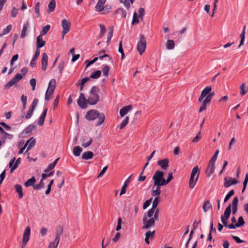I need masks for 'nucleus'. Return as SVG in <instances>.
<instances>
[{"label": "nucleus", "mask_w": 248, "mask_h": 248, "mask_svg": "<svg viewBox=\"0 0 248 248\" xmlns=\"http://www.w3.org/2000/svg\"><path fill=\"white\" fill-rule=\"evenodd\" d=\"M85 118L89 121H93L97 118L98 120L95 125L96 126H98L104 122L105 116L103 113H100L96 109H91L87 111Z\"/></svg>", "instance_id": "obj_1"}, {"label": "nucleus", "mask_w": 248, "mask_h": 248, "mask_svg": "<svg viewBox=\"0 0 248 248\" xmlns=\"http://www.w3.org/2000/svg\"><path fill=\"white\" fill-rule=\"evenodd\" d=\"M99 89L96 86H93L90 92V95L87 99V102L90 105L96 104L100 100V96L98 94Z\"/></svg>", "instance_id": "obj_2"}, {"label": "nucleus", "mask_w": 248, "mask_h": 248, "mask_svg": "<svg viewBox=\"0 0 248 248\" xmlns=\"http://www.w3.org/2000/svg\"><path fill=\"white\" fill-rule=\"evenodd\" d=\"M200 173V170L198 166L193 168L188 183L189 187L190 188L193 189L194 187L198 180Z\"/></svg>", "instance_id": "obj_3"}, {"label": "nucleus", "mask_w": 248, "mask_h": 248, "mask_svg": "<svg viewBox=\"0 0 248 248\" xmlns=\"http://www.w3.org/2000/svg\"><path fill=\"white\" fill-rule=\"evenodd\" d=\"M219 151L218 150H216L214 155L211 157L207 168L205 170V173L207 174V176L209 177L213 174L215 170V164L217 160V155Z\"/></svg>", "instance_id": "obj_4"}, {"label": "nucleus", "mask_w": 248, "mask_h": 248, "mask_svg": "<svg viewBox=\"0 0 248 248\" xmlns=\"http://www.w3.org/2000/svg\"><path fill=\"white\" fill-rule=\"evenodd\" d=\"M164 175V173L163 171L160 170L156 171L153 176L154 184L155 185H157V184L165 185Z\"/></svg>", "instance_id": "obj_5"}, {"label": "nucleus", "mask_w": 248, "mask_h": 248, "mask_svg": "<svg viewBox=\"0 0 248 248\" xmlns=\"http://www.w3.org/2000/svg\"><path fill=\"white\" fill-rule=\"evenodd\" d=\"M146 47V41L143 34L140 35V40L137 44V50L140 55H141L145 50Z\"/></svg>", "instance_id": "obj_6"}, {"label": "nucleus", "mask_w": 248, "mask_h": 248, "mask_svg": "<svg viewBox=\"0 0 248 248\" xmlns=\"http://www.w3.org/2000/svg\"><path fill=\"white\" fill-rule=\"evenodd\" d=\"M155 220L152 217L150 218L147 220V217H146V215H144L142 219V222L144 224L142 229H148L150 227L154 226L155 224Z\"/></svg>", "instance_id": "obj_7"}, {"label": "nucleus", "mask_w": 248, "mask_h": 248, "mask_svg": "<svg viewBox=\"0 0 248 248\" xmlns=\"http://www.w3.org/2000/svg\"><path fill=\"white\" fill-rule=\"evenodd\" d=\"M87 99L86 98L83 93H81L78 100V104L82 109L87 108Z\"/></svg>", "instance_id": "obj_8"}, {"label": "nucleus", "mask_w": 248, "mask_h": 248, "mask_svg": "<svg viewBox=\"0 0 248 248\" xmlns=\"http://www.w3.org/2000/svg\"><path fill=\"white\" fill-rule=\"evenodd\" d=\"M31 234V228L29 226H27L24 231L23 237V243L21 248H24L27 243L30 239Z\"/></svg>", "instance_id": "obj_9"}, {"label": "nucleus", "mask_w": 248, "mask_h": 248, "mask_svg": "<svg viewBox=\"0 0 248 248\" xmlns=\"http://www.w3.org/2000/svg\"><path fill=\"white\" fill-rule=\"evenodd\" d=\"M62 25L63 28L62 31L63 38L64 35L69 31L71 23L68 20L63 19L62 22Z\"/></svg>", "instance_id": "obj_10"}, {"label": "nucleus", "mask_w": 248, "mask_h": 248, "mask_svg": "<svg viewBox=\"0 0 248 248\" xmlns=\"http://www.w3.org/2000/svg\"><path fill=\"white\" fill-rule=\"evenodd\" d=\"M224 181V186L226 188H228L231 185H236L238 183V181L236 179H232L230 177H225Z\"/></svg>", "instance_id": "obj_11"}, {"label": "nucleus", "mask_w": 248, "mask_h": 248, "mask_svg": "<svg viewBox=\"0 0 248 248\" xmlns=\"http://www.w3.org/2000/svg\"><path fill=\"white\" fill-rule=\"evenodd\" d=\"M36 127L35 125L33 124H30L22 132V136L23 137H27L29 136L31 134L32 131Z\"/></svg>", "instance_id": "obj_12"}, {"label": "nucleus", "mask_w": 248, "mask_h": 248, "mask_svg": "<svg viewBox=\"0 0 248 248\" xmlns=\"http://www.w3.org/2000/svg\"><path fill=\"white\" fill-rule=\"evenodd\" d=\"M163 186H165V185L157 184V185H155V184H154L152 187V195L153 196H159L161 193L160 187Z\"/></svg>", "instance_id": "obj_13"}, {"label": "nucleus", "mask_w": 248, "mask_h": 248, "mask_svg": "<svg viewBox=\"0 0 248 248\" xmlns=\"http://www.w3.org/2000/svg\"><path fill=\"white\" fill-rule=\"evenodd\" d=\"M169 159L168 158L159 160L157 161V165L160 166L163 170H167L169 167Z\"/></svg>", "instance_id": "obj_14"}, {"label": "nucleus", "mask_w": 248, "mask_h": 248, "mask_svg": "<svg viewBox=\"0 0 248 248\" xmlns=\"http://www.w3.org/2000/svg\"><path fill=\"white\" fill-rule=\"evenodd\" d=\"M212 88L211 86L206 87L202 92L201 95L198 98V101L201 102L203 99L211 92Z\"/></svg>", "instance_id": "obj_15"}, {"label": "nucleus", "mask_w": 248, "mask_h": 248, "mask_svg": "<svg viewBox=\"0 0 248 248\" xmlns=\"http://www.w3.org/2000/svg\"><path fill=\"white\" fill-rule=\"evenodd\" d=\"M48 56L46 53H44L42 54V57L41 60V64H42V69L45 71H46L47 66V62H48Z\"/></svg>", "instance_id": "obj_16"}, {"label": "nucleus", "mask_w": 248, "mask_h": 248, "mask_svg": "<svg viewBox=\"0 0 248 248\" xmlns=\"http://www.w3.org/2000/svg\"><path fill=\"white\" fill-rule=\"evenodd\" d=\"M155 231L151 232V231H147L145 234V241L147 244H150L149 239L151 238V239H153L155 237Z\"/></svg>", "instance_id": "obj_17"}, {"label": "nucleus", "mask_w": 248, "mask_h": 248, "mask_svg": "<svg viewBox=\"0 0 248 248\" xmlns=\"http://www.w3.org/2000/svg\"><path fill=\"white\" fill-rule=\"evenodd\" d=\"M36 43H37V49L39 50V48L43 47L45 44L46 42L44 41L42 38V36L39 35L36 38Z\"/></svg>", "instance_id": "obj_18"}, {"label": "nucleus", "mask_w": 248, "mask_h": 248, "mask_svg": "<svg viewBox=\"0 0 248 248\" xmlns=\"http://www.w3.org/2000/svg\"><path fill=\"white\" fill-rule=\"evenodd\" d=\"M238 203V198L237 197H235L233 198L232 202V213L233 215H235L237 211V206Z\"/></svg>", "instance_id": "obj_19"}, {"label": "nucleus", "mask_w": 248, "mask_h": 248, "mask_svg": "<svg viewBox=\"0 0 248 248\" xmlns=\"http://www.w3.org/2000/svg\"><path fill=\"white\" fill-rule=\"evenodd\" d=\"M40 55V50H36L35 54L34 55L33 57H32L31 62H30V65L31 67L33 68L35 67L36 66V60L38 58V57Z\"/></svg>", "instance_id": "obj_20"}, {"label": "nucleus", "mask_w": 248, "mask_h": 248, "mask_svg": "<svg viewBox=\"0 0 248 248\" xmlns=\"http://www.w3.org/2000/svg\"><path fill=\"white\" fill-rule=\"evenodd\" d=\"M28 144H29V145L27 148V151L31 150L33 147L35 146V139L33 137L31 138L25 143V146H27Z\"/></svg>", "instance_id": "obj_21"}, {"label": "nucleus", "mask_w": 248, "mask_h": 248, "mask_svg": "<svg viewBox=\"0 0 248 248\" xmlns=\"http://www.w3.org/2000/svg\"><path fill=\"white\" fill-rule=\"evenodd\" d=\"M63 233V227L61 225L57 226L55 232V238L56 240H60V236Z\"/></svg>", "instance_id": "obj_22"}, {"label": "nucleus", "mask_w": 248, "mask_h": 248, "mask_svg": "<svg viewBox=\"0 0 248 248\" xmlns=\"http://www.w3.org/2000/svg\"><path fill=\"white\" fill-rule=\"evenodd\" d=\"M131 106L128 105L122 108L120 110V115L121 117L124 116L131 109Z\"/></svg>", "instance_id": "obj_23"}, {"label": "nucleus", "mask_w": 248, "mask_h": 248, "mask_svg": "<svg viewBox=\"0 0 248 248\" xmlns=\"http://www.w3.org/2000/svg\"><path fill=\"white\" fill-rule=\"evenodd\" d=\"M15 188L16 192L18 194L19 199H22L23 197V193L22 192V187L20 185L16 184L15 185Z\"/></svg>", "instance_id": "obj_24"}, {"label": "nucleus", "mask_w": 248, "mask_h": 248, "mask_svg": "<svg viewBox=\"0 0 248 248\" xmlns=\"http://www.w3.org/2000/svg\"><path fill=\"white\" fill-rule=\"evenodd\" d=\"M93 156V154L92 151H87L82 155V159L84 160H89L92 158Z\"/></svg>", "instance_id": "obj_25"}, {"label": "nucleus", "mask_w": 248, "mask_h": 248, "mask_svg": "<svg viewBox=\"0 0 248 248\" xmlns=\"http://www.w3.org/2000/svg\"><path fill=\"white\" fill-rule=\"evenodd\" d=\"M48 9L47 12L48 13L52 12L54 11L56 7V1L55 0H51L48 3Z\"/></svg>", "instance_id": "obj_26"}, {"label": "nucleus", "mask_w": 248, "mask_h": 248, "mask_svg": "<svg viewBox=\"0 0 248 248\" xmlns=\"http://www.w3.org/2000/svg\"><path fill=\"white\" fill-rule=\"evenodd\" d=\"M29 27V22H26L24 24L23 29L21 31V33L20 35V37L22 38H24L26 35V31H27V29Z\"/></svg>", "instance_id": "obj_27"}, {"label": "nucleus", "mask_w": 248, "mask_h": 248, "mask_svg": "<svg viewBox=\"0 0 248 248\" xmlns=\"http://www.w3.org/2000/svg\"><path fill=\"white\" fill-rule=\"evenodd\" d=\"M82 151V149L79 146L74 147L73 152L75 156H79Z\"/></svg>", "instance_id": "obj_28"}, {"label": "nucleus", "mask_w": 248, "mask_h": 248, "mask_svg": "<svg viewBox=\"0 0 248 248\" xmlns=\"http://www.w3.org/2000/svg\"><path fill=\"white\" fill-rule=\"evenodd\" d=\"M175 43L173 40L168 39L166 43V46L167 49L171 50L174 48Z\"/></svg>", "instance_id": "obj_29"}, {"label": "nucleus", "mask_w": 248, "mask_h": 248, "mask_svg": "<svg viewBox=\"0 0 248 248\" xmlns=\"http://www.w3.org/2000/svg\"><path fill=\"white\" fill-rule=\"evenodd\" d=\"M36 179L34 176H32L31 178L28 179L24 184L26 187L34 186Z\"/></svg>", "instance_id": "obj_30"}, {"label": "nucleus", "mask_w": 248, "mask_h": 248, "mask_svg": "<svg viewBox=\"0 0 248 248\" xmlns=\"http://www.w3.org/2000/svg\"><path fill=\"white\" fill-rule=\"evenodd\" d=\"M231 207L232 205L231 204H230L226 208L224 213V218L228 219L230 217L231 213Z\"/></svg>", "instance_id": "obj_31"}, {"label": "nucleus", "mask_w": 248, "mask_h": 248, "mask_svg": "<svg viewBox=\"0 0 248 248\" xmlns=\"http://www.w3.org/2000/svg\"><path fill=\"white\" fill-rule=\"evenodd\" d=\"M203 209L205 212L212 208V205L208 200L205 201L202 206Z\"/></svg>", "instance_id": "obj_32"}, {"label": "nucleus", "mask_w": 248, "mask_h": 248, "mask_svg": "<svg viewBox=\"0 0 248 248\" xmlns=\"http://www.w3.org/2000/svg\"><path fill=\"white\" fill-rule=\"evenodd\" d=\"M55 87H56V80L55 79H51L49 82L48 87V88L47 90H50V91L51 90L52 91L54 92Z\"/></svg>", "instance_id": "obj_33"}, {"label": "nucleus", "mask_w": 248, "mask_h": 248, "mask_svg": "<svg viewBox=\"0 0 248 248\" xmlns=\"http://www.w3.org/2000/svg\"><path fill=\"white\" fill-rule=\"evenodd\" d=\"M44 180L41 179L39 184H34V186H33V188L34 190H39L41 188H43L45 187V184L43 182Z\"/></svg>", "instance_id": "obj_34"}, {"label": "nucleus", "mask_w": 248, "mask_h": 248, "mask_svg": "<svg viewBox=\"0 0 248 248\" xmlns=\"http://www.w3.org/2000/svg\"><path fill=\"white\" fill-rule=\"evenodd\" d=\"M101 75V72L100 70H96L92 73L91 75L90 78L93 79H97Z\"/></svg>", "instance_id": "obj_35"}, {"label": "nucleus", "mask_w": 248, "mask_h": 248, "mask_svg": "<svg viewBox=\"0 0 248 248\" xmlns=\"http://www.w3.org/2000/svg\"><path fill=\"white\" fill-rule=\"evenodd\" d=\"M16 157H13L12 159H11L9 163V166L10 168H11L10 169V173H12L14 170H15L17 167L14 165V163L15 161Z\"/></svg>", "instance_id": "obj_36"}, {"label": "nucleus", "mask_w": 248, "mask_h": 248, "mask_svg": "<svg viewBox=\"0 0 248 248\" xmlns=\"http://www.w3.org/2000/svg\"><path fill=\"white\" fill-rule=\"evenodd\" d=\"M50 29V26L49 25H46L45 27H43L42 30L40 32V35L44 36L46 35Z\"/></svg>", "instance_id": "obj_37"}, {"label": "nucleus", "mask_w": 248, "mask_h": 248, "mask_svg": "<svg viewBox=\"0 0 248 248\" xmlns=\"http://www.w3.org/2000/svg\"><path fill=\"white\" fill-rule=\"evenodd\" d=\"M12 26L11 25H8L7 27L2 30V33L0 34V37L8 34L11 31Z\"/></svg>", "instance_id": "obj_38"}, {"label": "nucleus", "mask_w": 248, "mask_h": 248, "mask_svg": "<svg viewBox=\"0 0 248 248\" xmlns=\"http://www.w3.org/2000/svg\"><path fill=\"white\" fill-rule=\"evenodd\" d=\"M104 4L105 3H104L103 2L98 1V2L97 3V4L95 7V10L96 11L99 12L102 11V9H104Z\"/></svg>", "instance_id": "obj_39"}, {"label": "nucleus", "mask_w": 248, "mask_h": 248, "mask_svg": "<svg viewBox=\"0 0 248 248\" xmlns=\"http://www.w3.org/2000/svg\"><path fill=\"white\" fill-rule=\"evenodd\" d=\"M34 109H35L31 108V107L29 108V109L27 111V112L26 115L25 116L26 119H29L30 118H31V117L33 115Z\"/></svg>", "instance_id": "obj_40"}, {"label": "nucleus", "mask_w": 248, "mask_h": 248, "mask_svg": "<svg viewBox=\"0 0 248 248\" xmlns=\"http://www.w3.org/2000/svg\"><path fill=\"white\" fill-rule=\"evenodd\" d=\"M246 28V27L245 25L244 27V28H243V30L242 32V33H241V34L240 35L241 40H240V44H239L238 47H240L241 46L243 45L244 41V40H245V35Z\"/></svg>", "instance_id": "obj_41"}, {"label": "nucleus", "mask_w": 248, "mask_h": 248, "mask_svg": "<svg viewBox=\"0 0 248 248\" xmlns=\"http://www.w3.org/2000/svg\"><path fill=\"white\" fill-rule=\"evenodd\" d=\"M115 13L120 14L121 16L123 18L125 17L126 16V11L124 9L122 8L118 9L116 11Z\"/></svg>", "instance_id": "obj_42"}, {"label": "nucleus", "mask_w": 248, "mask_h": 248, "mask_svg": "<svg viewBox=\"0 0 248 248\" xmlns=\"http://www.w3.org/2000/svg\"><path fill=\"white\" fill-rule=\"evenodd\" d=\"M109 69H110V68L108 65H107V64L103 65V67L102 70V72L103 73V75L105 76H106V77L108 76Z\"/></svg>", "instance_id": "obj_43"}, {"label": "nucleus", "mask_w": 248, "mask_h": 248, "mask_svg": "<svg viewBox=\"0 0 248 248\" xmlns=\"http://www.w3.org/2000/svg\"><path fill=\"white\" fill-rule=\"evenodd\" d=\"M114 29L113 27L112 26L109 29V31L108 33V37L107 39V44L108 45L110 42L111 38L113 35V31Z\"/></svg>", "instance_id": "obj_44"}, {"label": "nucleus", "mask_w": 248, "mask_h": 248, "mask_svg": "<svg viewBox=\"0 0 248 248\" xmlns=\"http://www.w3.org/2000/svg\"><path fill=\"white\" fill-rule=\"evenodd\" d=\"M111 9V6L109 4H106L105 6H104V9H102V14H106L108 13L110 10Z\"/></svg>", "instance_id": "obj_45"}, {"label": "nucleus", "mask_w": 248, "mask_h": 248, "mask_svg": "<svg viewBox=\"0 0 248 248\" xmlns=\"http://www.w3.org/2000/svg\"><path fill=\"white\" fill-rule=\"evenodd\" d=\"M129 121V117L126 116L121 122L120 125V129L124 128L125 125L128 124Z\"/></svg>", "instance_id": "obj_46"}, {"label": "nucleus", "mask_w": 248, "mask_h": 248, "mask_svg": "<svg viewBox=\"0 0 248 248\" xmlns=\"http://www.w3.org/2000/svg\"><path fill=\"white\" fill-rule=\"evenodd\" d=\"M53 93L54 92L52 91L51 90V91L47 90L45 93V100L46 101L50 100V99L51 98V96Z\"/></svg>", "instance_id": "obj_47"}, {"label": "nucleus", "mask_w": 248, "mask_h": 248, "mask_svg": "<svg viewBox=\"0 0 248 248\" xmlns=\"http://www.w3.org/2000/svg\"><path fill=\"white\" fill-rule=\"evenodd\" d=\"M118 51L121 54V59L123 60L124 58V50H123V48L122 41V40L120 41L119 45Z\"/></svg>", "instance_id": "obj_48"}, {"label": "nucleus", "mask_w": 248, "mask_h": 248, "mask_svg": "<svg viewBox=\"0 0 248 248\" xmlns=\"http://www.w3.org/2000/svg\"><path fill=\"white\" fill-rule=\"evenodd\" d=\"M234 194V191L233 189H232L231 190H230L229 193L226 195V196H225V198H224V202H227L229 199Z\"/></svg>", "instance_id": "obj_49"}, {"label": "nucleus", "mask_w": 248, "mask_h": 248, "mask_svg": "<svg viewBox=\"0 0 248 248\" xmlns=\"http://www.w3.org/2000/svg\"><path fill=\"white\" fill-rule=\"evenodd\" d=\"M244 220L242 216L238 218V222L235 223V226L237 227H240L243 226L245 224Z\"/></svg>", "instance_id": "obj_50"}, {"label": "nucleus", "mask_w": 248, "mask_h": 248, "mask_svg": "<svg viewBox=\"0 0 248 248\" xmlns=\"http://www.w3.org/2000/svg\"><path fill=\"white\" fill-rule=\"evenodd\" d=\"M16 83V81L13 79V78L11 80H10L4 86V89H9L10 87H11V86H12L13 85H14V84H15Z\"/></svg>", "instance_id": "obj_51"}, {"label": "nucleus", "mask_w": 248, "mask_h": 248, "mask_svg": "<svg viewBox=\"0 0 248 248\" xmlns=\"http://www.w3.org/2000/svg\"><path fill=\"white\" fill-rule=\"evenodd\" d=\"M159 198L157 196H156V197L154 199L152 203V208L154 209H157L156 207H157V205L159 203Z\"/></svg>", "instance_id": "obj_52"}, {"label": "nucleus", "mask_w": 248, "mask_h": 248, "mask_svg": "<svg viewBox=\"0 0 248 248\" xmlns=\"http://www.w3.org/2000/svg\"><path fill=\"white\" fill-rule=\"evenodd\" d=\"M248 183V173H247L245 175L244 181L243 182V189L242 191V193L244 192V191L246 188Z\"/></svg>", "instance_id": "obj_53"}, {"label": "nucleus", "mask_w": 248, "mask_h": 248, "mask_svg": "<svg viewBox=\"0 0 248 248\" xmlns=\"http://www.w3.org/2000/svg\"><path fill=\"white\" fill-rule=\"evenodd\" d=\"M139 20L138 17V15L136 12H134L133 16V19L132 21V25H134L135 23H139Z\"/></svg>", "instance_id": "obj_54"}, {"label": "nucleus", "mask_w": 248, "mask_h": 248, "mask_svg": "<svg viewBox=\"0 0 248 248\" xmlns=\"http://www.w3.org/2000/svg\"><path fill=\"white\" fill-rule=\"evenodd\" d=\"M60 240H56V238H55V240L54 242H51L49 244V248H56L57 247L58 244L59 243Z\"/></svg>", "instance_id": "obj_55"}, {"label": "nucleus", "mask_w": 248, "mask_h": 248, "mask_svg": "<svg viewBox=\"0 0 248 248\" xmlns=\"http://www.w3.org/2000/svg\"><path fill=\"white\" fill-rule=\"evenodd\" d=\"M98 59V57H95L93 60H92L91 61L86 60L85 61V62L87 63V65L86 66V68H88L91 65L93 64L95 62H96L97 61Z\"/></svg>", "instance_id": "obj_56"}, {"label": "nucleus", "mask_w": 248, "mask_h": 248, "mask_svg": "<svg viewBox=\"0 0 248 248\" xmlns=\"http://www.w3.org/2000/svg\"><path fill=\"white\" fill-rule=\"evenodd\" d=\"M246 86L245 83H243L240 87L241 91L240 94L241 95H244L248 92V90L246 89Z\"/></svg>", "instance_id": "obj_57"}, {"label": "nucleus", "mask_w": 248, "mask_h": 248, "mask_svg": "<svg viewBox=\"0 0 248 248\" xmlns=\"http://www.w3.org/2000/svg\"><path fill=\"white\" fill-rule=\"evenodd\" d=\"M155 209L151 208L150 210H148L147 213L145 214L144 215H146V216L147 217V218H152L155 212Z\"/></svg>", "instance_id": "obj_58"}, {"label": "nucleus", "mask_w": 248, "mask_h": 248, "mask_svg": "<svg viewBox=\"0 0 248 248\" xmlns=\"http://www.w3.org/2000/svg\"><path fill=\"white\" fill-rule=\"evenodd\" d=\"M100 27V38H101L106 31L105 27L102 24L99 25Z\"/></svg>", "instance_id": "obj_59"}, {"label": "nucleus", "mask_w": 248, "mask_h": 248, "mask_svg": "<svg viewBox=\"0 0 248 248\" xmlns=\"http://www.w3.org/2000/svg\"><path fill=\"white\" fill-rule=\"evenodd\" d=\"M65 63L63 61L61 62L58 66V69H59V73L60 75H62V71L63 70L64 67Z\"/></svg>", "instance_id": "obj_60"}, {"label": "nucleus", "mask_w": 248, "mask_h": 248, "mask_svg": "<svg viewBox=\"0 0 248 248\" xmlns=\"http://www.w3.org/2000/svg\"><path fill=\"white\" fill-rule=\"evenodd\" d=\"M39 8H40V3L39 2H37L35 4V5L34 7L35 12L37 14V17H38L40 16Z\"/></svg>", "instance_id": "obj_61"}, {"label": "nucleus", "mask_w": 248, "mask_h": 248, "mask_svg": "<svg viewBox=\"0 0 248 248\" xmlns=\"http://www.w3.org/2000/svg\"><path fill=\"white\" fill-rule=\"evenodd\" d=\"M54 171H52L50 172L49 173H42V179L44 180L46 179L47 177L52 176L54 174Z\"/></svg>", "instance_id": "obj_62"}, {"label": "nucleus", "mask_w": 248, "mask_h": 248, "mask_svg": "<svg viewBox=\"0 0 248 248\" xmlns=\"http://www.w3.org/2000/svg\"><path fill=\"white\" fill-rule=\"evenodd\" d=\"M22 77H23L21 74L17 73L13 78V79L16 81V83H17L22 78Z\"/></svg>", "instance_id": "obj_63"}, {"label": "nucleus", "mask_w": 248, "mask_h": 248, "mask_svg": "<svg viewBox=\"0 0 248 248\" xmlns=\"http://www.w3.org/2000/svg\"><path fill=\"white\" fill-rule=\"evenodd\" d=\"M152 199L151 198L149 200H146L143 205V209H146L151 204Z\"/></svg>", "instance_id": "obj_64"}]
</instances>
